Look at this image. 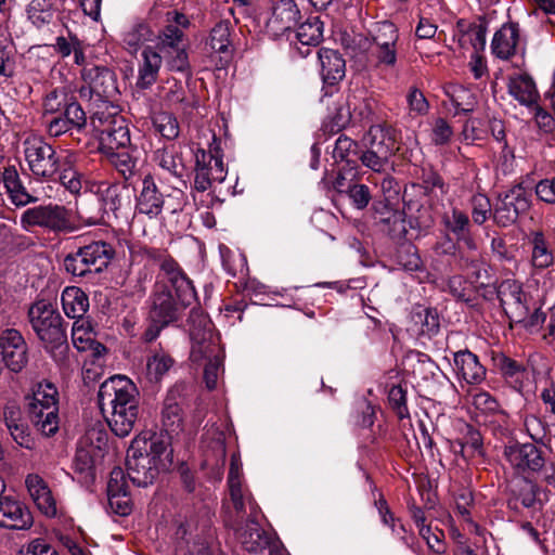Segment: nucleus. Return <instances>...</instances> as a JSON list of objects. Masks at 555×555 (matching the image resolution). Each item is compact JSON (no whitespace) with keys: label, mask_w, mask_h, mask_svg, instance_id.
<instances>
[{"label":"nucleus","mask_w":555,"mask_h":555,"mask_svg":"<svg viewBox=\"0 0 555 555\" xmlns=\"http://www.w3.org/2000/svg\"><path fill=\"white\" fill-rule=\"evenodd\" d=\"M139 390L124 375L107 378L98 391L100 410L112 433L124 438L130 435L139 417Z\"/></svg>","instance_id":"1"},{"label":"nucleus","mask_w":555,"mask_h":555,"mask_svg":"<svg viewBox=\"0 0 555 555\" xmlns=\"http://www.w3.org/2000/svg\"><path fill=\"white\" fill-rule=\"evenodd\" d=\"M172 464L169 438L163 435L137 436L127 451V476L137 487H147Z\"/></svg>","instance_id":"2"},{"label":"nucleus","mask_w":555,"mask_h":555,"mask_svg":"<svg viewBox=\"0 0 555 555\" xmlns=\"http://www.w3.org/2000/svg\"><path fill=\"white\" fill-rule=\"evenodd\" d=\"M196 302L197 293L189 276L156 280L146 300L147 315L158 322L176 324L183 319L185 310Z\"/></svg>","instance_id":"3"},{"label":"nucleus","mask_w":555,"mask_h":555,"mask_svg":"<svg viewBox=\"0 0 555 555\" xmlns=\"http://www.w3.org/2000/svg\"><path fill=\"white\" fill-rule=\"evenodd\" d=\"M114 256L115 249L109 243L92 241L68 253L63 259V267L74 278H87L107 269Z\"/></svg>","instance_id":"4"},{"label":"nucleus","mask_w":555,"mask_h":555,"mask_svg":"<svg viewBox=\"0 0 555 555\" xmlns=\"http://www.w3.org/2000/svg\"><path fill=\"white\" fill-rule=\"evenodd\" d=\"M398 40V29L389 21L377 23L371 31V39L361 35L353 38L359 48L367 52L369 60L377 68H393L397 65Z\"/></svg>","instance_id":"5"},{"label":"nucleus","mask_w":555,"mask_h":555,"mask_svg":"<svg viewBox=\"0 0 555 555\" xmlns=\"http://www.w3.org/2000/svg\"><path fill=\"white\" fill-rule=\"evenodd\" d=\"M393 128L387 124L372 125L363 138L365 150L361 151L359 160L366 168L383 172L390 165V158L397 151Z\"/></svg>","instance_id":"6"},{"label":"nucleus","mask_w":555,"mask_h":555,"mask_svg":"<svg viewBox=\"0 0 555 555\" xmlns=\"http://www.w3.org/2000/svg\"><path fill=\"white\" fill-rule=\"evenodd\" d=\"M152 49L164 59V64L169 72L191 74L189 39L182 29L172 24H166L158 30Z\"/></svg>","instance_id":"7"},{"label":"nucleus","mask_w":555,"mask_h":555,"mask_svg":"<svg viewBox=\"0 0 555 555\" xmlns=\"http://www.w3.org/2000/svg\"><path fill=\"white\" fill-rule=\"evenodd\" d=\"M28 318L33 330L46 348L67 347L66 327L63 318L51 302L38 300L28 310Z\"/></svg>","instance_id":"8"},{"label":"nucleus","mask_w":555,"mask_h":555,"mask_svg":"<svg viewBox=\"0 0 555 555\" xmlns=\"http://www.w3.org/2000/svg\"><path fill=\"white\" fill-rule=\"evenodd\" d=\"M20 222L25 231L38 227L53 233H69L75 229L70 211L65 206L57 204L27 208L22 212Z\"/></svg>","instance_id":"9"},{"label":"nucleus","mask_w":555,"mask_h":555,"mask_svg":"<svg viewBox=\"0 0 555 555\" xmlns=\"http://www.w3.org/2000/svg\"><path fill=\"white\" fill-rule=\"evenodd\" d=\"M247 504L249 506V516L244 527L240 525L244 519L246 509L242 514H238L236 511L233 514L232 511L228 509L224 522L228 527L235 530L236 538L245 551L260 553L269 546L270 538L257 521L258 506L256 502L253 499H248Z\"/></svg>","instance_id":"10"},{"label":"nucleus","mask_w":555,"mask_h":555,"mask_svg":"<svg viewBox=\"0 0 555 555\" xmlns=\"http://www.w3.org/2000/svg\"><path fill=\"white\" fill-rule=\"evenodd\" d=\"M24 146L25 159L33 176L39 180H53L62 160L55 149L40 137L27 138Z\"/></svg>","instance_id":"11"},{"label":"nucleus","mask_w":555,"mask_h":555,"mask_svg":"<svg viewBox=\"0 0 555 555\" xmlns=\"http://www.w3.org/2000/svg\"><path fill=\"white\" fill-rule=\"evenodd\" d=\"M532 204V190L524 183L512 185L499 194L493 219L500 227H508L529 211Z\"/></svg>","instance_id":"12"},{"label":"nucleus","mask_w":555,"mask_h":555,"mask_svg":"<svg viewBox=\"0 0 555 555\" xmlns=\"http://www.w3.org/2000/svg\"><path fill=\"white\" fill-rule=\"evenodd\" d=\"M193 324L191 337L193 340L190 359L194 363H202L224 354L219 339L210 328L206 330L207 319L199 308H192L188 319Z\"/></svg>","instance_id":"13"},{"label":"nucleus","mask_w":555,"mask_h":555,"mask_svg":"<svg viewBox=\"0 0 555 555\" xmlns=\"http://www.w3.org/2000/svg\"><path fill=\"white\" fill-rule=\"evenodd\" d=\"M81 78L88 85V88H80L81 98L89 95L94 102L107 104L119 93L116 74L106 66H85L81 69Z\"/></svg>","instance_id":"14"},{"label":"nucleus","mask_w":555,"mask_h":555,"mask_svg":"<svg viewBox=\"0 0 555 555\" xmlns=\"http://www.w3.org/2000/svg\"><path fill=\"white\" fill-rule=\"evenodd\" d=\"M91 122L101 134V144L105 152L128 150L130 147V131L124 117L116 112L107 116L95 111L91 116Z\"/></svg>","instance_id":"15"},{"label":"nucleus","mask_w":555,"mask_h":555,"mask_svg":"<svg viewBox=\"0 0 555 555\" xmlns=\"http://www.w3.org/2000/svg\"><path fill=\"white\" fill-rule=\"evenodd\" d=\"M96 195L101 205V220L104 223L118 219L129 208L130 196L125 184L101 182Z\"/></svg>","instance_id":"16"},{"label":"nucleus","mask_w":555,"mask_h":555,"mask_svg":"<svg viewBox=\"0 0 555 555\" xmlns=\"http://www.w3.org/2000/svg\"><path fill=\"white\" fill-rule=\"evenodd\" d=\"M503 455L518 474L538 473L545 464L542 450L530 442H509L504 446Z\"/></svg>","instance_id":"17"},{"label":"nucleus","mask_w":555,"mask_h":555,"mask_svg":"<svg viewBox=\"0 0 555 555\" xmlns=\"http://www.w3.org/2000/svg\"><path fill=\"white\" fill-rule=\"evenodd\" d=\"M171 198L172 195H168V201H166L163 193L159 192L154 178L147 175L142 180V190L137 197L135 209L139 214L145 215L151 219L158 217L164 207H167L171 214L182 210V204L180 202L171 204Z\"/></svg>","instance_id":"18"},{"label":"nucleus","mask_w":555,"mask_h":555,"mask_svg":"<svg viewBox=\"0 0 555 555\" xmlns=\"http://www.w3.org/2000/svg\"><path fill=\"white\" fill-rule=\"evenodd\" d=\"M0 357L10 372L20 373L28 363V348L22 334L7 328L0 335Z\"/></svg>","instance_id":"19"},{"label":"nucleus","mask_w":555,"mask_h":555,"mask_svg":"<svg viewBox=\"0 0 555 555\" xmlns=\"http://www.w3.org/2000/svg\"><path fill=\"white\" fill-rule=\"evenodd\" d=\"M498 298L511 320L519 323L526 320L529 314V305L521 284L515 280L503 281L498 287Z\"/></svg>","instance_id":"20"},{"label":"nucleus","mask_w":555,"mask_h":555,"mask_svg":"<svg viewBox=\"0 0 555 555\" xmlns=\"http://www.w3.org/2000/svg\"><path fill=\"white\" fill-rule=\"evenodd\" d=\"M526 240L531 275L540 274L555 263V250L552 242L542 230H531Z\"/></svg>","instance_id":"21"},{"label":"nucleus","mask_w":555,"mask_h":555,"mask_svg":"<svg viewBox=\"0 0 555 555\" xmlns=\"http://www.w3.org/2000/svg\"><path fill=\"white\" fill-rule=\"evenodd\" d=\"M299 18L300 11L294 0H279L273 3L264 28L268 35L278 38L292 30Z\"/></svg>","instance_id":"22"},{"label":"nucleus","mask_w":555,"mask_h":555,"mask_svg":"<svg viewBox=\"0 0 555 555\" xmlns=\"http://www.w3.org/2000/svg\"><path fill=\"white\" fill-rule=\"evenodd\" d=\"M490 47L495 57L502 61L513 59L520 50H524L521 48L519 25L514 22L503 24L494 33Z\"/></svg>","instance_id":"23"},{"label":"nucleus","mask_w":555,"mask_h":555,"mask_svg":"<svg viewBox=\"0 0 555 555\" xmlns=\"http://www.w3.org/2000/svg\"><path fill=\"white\" fill-rule=\"evenodd\" d=\"M34 518L29 508L21 501L10 496H0V526L12 530H27Z\"/></svg>","instance_id":"24"},{"label":"nucleus","mask_w":555,"mask_h":555,"mask_svg":"<svg viewBox=\"0 0 555 555\" xmlns=\"http://www.w3.org/2000/svg\"><path fill=\"white\" fill-rule=\"evenodd\" d=\"M76 107L78 111H83L69 87H56L47 92L42 99L43 116L65 115L70 108Z\"/></svg>","instance_id":"25"},{"label":"nucleus","mask_w":555,"mask_h":555,"mask_svg":"<svg viewBox=\"0 0 555 555\" xmlns=\"http://www.w3.org/2000/svg\"><path fill=\"white\" fill-rule=\"evenodd\" d=\"M454 370L469 385H478L486 378V369L478 357L465 349L453 353Z\"/></svg>","instance_id":"26"},{"label":"nucleus","mask_w":555,"mask_h":555,"mask_svg":"<svg viewBox=\"0 0 555 555\" xmlns=\"http://www.w3.org/2000/svg\"><path fill=\"white\" fill-rule=\"evenodd\" d=\"M25 485L38 509L48 517L56 516V502L43 478L37 474H29L25 479Z\"/></svg>","instance_id":"27"},{"label":"nucleus","mask_w":555,"mask_h":555,"mask_svg":"<svg viewBox=\"0 0 555 555\" xmlns=\"http://www.w3.org/2000/svg\"><path fill=\"white\" fill-rule=\"evenodd\" d=\"M494 364L504 382L516 392H521L525 382L528 379L526 365L503 353L494 357Z\"/></svg>","instance_id":"28"},{"label":"nucleus","mask_w":555,"mask_h":555,"mask_svg":"<svg viewBox=\"0 0 555 555\" xmlns=\"http://www.w3.org/2000/svg\"><path fill=\"white\" fill-rule=\"evenodd\" d=\"M321 76L325 83L334 86L346 75V62L343 55L333 49L321 48L318 52Z\"/></svg>","instance_id":"29"},{"label":"nucleus","mask_w":555,"mask_h":555,"mask_svg":"<svg viewBox=\"0 0 555 555\" xmlns=\"http://www.w3.org/2000/svg\"><path fill=\"white\" fill-rule=\"evenodd\" d=\"M507 87L508 93L521 105L529 107L540 100L535 82L527 73L511 76Z\"/></svg>","instance_id":"30"},{"label":"nucleus","mask_w":555,"mask_h":555,"mask_svg":"<svg viewBox=\"0 0 555 555\" xmlns=\"http://www.w3.org/2000/svg\"><path fill=\"white\" fill-rule=\"evenodd\" d=\"M87 126V114L78 108H70L65 115L52 116L47 124L50 137L59 138L69 131L81 132Z\"/></svg>","instance_id":"31"},{"label":"nucleus","mask_w":555,"mask_h":555,"mask_svg":"<svg viewBox=\"0 0 555 555\" xmlns=\"http://www.w3.org/2000/svg\"><path fill=\"white\" fill-rule=\"evenodd\" d=\"M487 27L483 24H470L465 21H459L454 30L453 41L457 42L460 48L472 46L474 53H478L486 46Z\"/></svg>","instance_id":"32"},{"label":"nucleus","mask_w":555,"mask_h":555,"mask_svg":"<svg viewBox=\"0 0 555 555\" xmlns=\"http://www.w3.org/2000/svg\"><path fill=\"white\" fill-rule=\"evenodd\" d=\"M206 156L202 152H195V178L194 189L198 192L207 191L214 181L222 182L227 176V169L223 162L218 160L214 168L205 169Z\"/></svg>","instance_id":"33"},{"label":"nucleus","mask_w":555,"mask_h":555,"mask_svg":"<svg viewBox=\"0 0 555 555\" xmlns=\"http://www.w3.org/2000/svg\"><path fill=\"white\" fill-rule=\"evenodd\" d=\"M162 424L165 433L162 431L158 435L167 436L170 446L172 436L178 435L183 428L182 409L176 401L173 390L167 395L164 401Z\"/></svg>","instance_id":"34"},{"label":"nucleus","mask_w":555,"mask_h":555,"mask_svg":"<svg viewBox=\"0 0 555 555\" xmlns=\"http://www.w3.org/2000/svg\"><path fill=\"white\" fill-rule=\"evenodd\" d=\"M143 256L159 266L160 273L156 276V280H172L188 276L180 264L165 249L153 247L144 248Z\"/></svg>","instance_id":"35"},{"label":"nucleus","mask_w":555,"mask_h":555,"mask_svg":"<svg viewBox=\"0 0 555 555\" xmlns=\"http://www.w3.org/2000/svg\"><path fill=\"white\" fill-rule=\"evenodd\" d=\"M141 55L142 63L139 66L137 86L147 89L157 80L164 59L152 49V46H146Z\"/></svg>","instance_id":"36"},{"label":"nucleus","mask_w":555,"mask_h":555,"mask_svg":"<svg viewBox=\"0 0 555 555\" xmlns=\"http://www.w3.org/2000/svg\"><path fill=\"white\" fill-rule=\"evenodd\" d=\"M2 181L9 194L11 202L17 207H24L30 203L37 202V197L28 193L23 185L15 167L4 168Z\"/></svg>","instance_id":"37"},{"label":"nucleus","mask_w":555,"mask_h":555,"mask_svg":"<svg viewBox=\"0 0 555 555\" xmlns=\"http://www.w3.org/2000/svg\"><path fill=\"white\" fill-rule=\"evenodd\" d=\"M61 300L65 314L70 319H82L89 309L88 295L76 286L66 287Z\"/></svg>","instance_id":"38"},{"label":"nucleus","mask_w":555,"mask_h":555,"mask_svg":"<svg viewBox=\"0 0 555 555\" xmlns=\"http://www.w3.org/2000/svg\"><path fill=\"white\" fill-rule=\"evenodd\" d=\"M77 156L68 153L61 160L59 169V181L72 194H79L82 189L85 176L76 167Z\"/></svg>","instance_id":"39"},{"label":"nucleus","mask_w":555,"mask_h":555,"mask_svg":"<svg viewBox=\"0 0 555 555\" xmlns=\"http://www.w3.org/2000/svg\"><path fill=\"white\" fill-rule=\"evenodd\" d=\"M208 44L211 50L221 54V61L228 62L231 59V23L229 21H220L212 27Z\"/></svg>","instance_id":"40"},{"label":"nucleus","mask_w":555,"mask_h":555,"mask_svg":"<svg viewBox=\"0 0 555 555\" xmlns=\"http://www.w3.org/2000/svg\"><path fill=\"white\" fill-rule=\"evenodd\" d=\"M36 404H28V414L31 423L43 436L50 437L59 429V411L48 413L47 406L38 408Z\"/></svg>","instance_id":"41"},{"label":"nucleus","mask_w":555,"mask_h":555,"mask_svg":"<svg viewBox=\"0 0 555 555\" xmlns=\"http://www.w3.org/2000/svg\"><path fill=\"white\" fill-rule=\"evenodd\" d=\"M28 404L39 405L38 408L47 406V410L59 411V392L55 385L51 382L43 380L37 383L33 387V395Z\"/></svg>","instance_id":"42"},{"label":"nucleus","mask_w":555,"mask_h":555,"mask_svg":"<svg viewBox=\"0 0 555 555\" xmlns=\"http://www.w3.org/2000/svg\"><path fill=\"white\" fill-rule=\"evenodd\" d=\"M26 12L29 22L37 28H41L53 22L56 8L52 0H31Z\"/></svg>","instance_id":"43"},{"label":"nucleus","mask_w":555,"mask_h":555,"mask_svg":"<svg viewBox=\"0 0 555 555\" xmlns=\"http://www.w3.org/2000/svg\"><path fill=\"white\" fill-rule=\"evenodd\" d=\"M228 486L233 511H236L238 514L244 513L246 500L248 501L251 498L246 495L242 488L241 469L234 457L231 460Z\"/></svg>","instance_id":"44"},{"label":"nucleus","mask_w":555,"mask_h":555,"mask_svg":"<svg viewBox=\"0 0 555 555\" xmlns=\"http://www.w3.org/2000/svg\"><path fill=\"white\" fill-rule=\"evenodd\" d=\"M154 160L160 168L175 177H181L183 173L182 158L173 145L156 150Z\"/></svg>","instance_id":"45"},{"label":"nucleus","mask_w":555,"mask_h":555,"mask_svg":"<svg viewBox=\"0 0 555 555\" xmlns=\"http://www.w3.org/2000/svg\"><path fill=\"white\" fill-rule=\"evenodd\" d=\"M175 360L164 350L155 351L146 362V375L151 382L158 383L173 366Z\"/></svg>","instance_id":"46"},{"label":"nucleus","mask_w":555,"mask_h":555,"mask_svg":"<svg viewBox=\"0 0 555 555\" xmlns=\"http://www.w3.org/2000/svg\"><path fill=\"white\" fill-rule=\"evenodd\" d=\"M444 93L456 108V114L473 112L475 98L468 89L460 85H449L444 88Z\"/></svg>","instance_id":"47"},{"label":"nucleus","mask_w":555,"mask_h":555,"mask_svg":"<svg viewBox=\"0 0 555 555\" xmlns=\"http://www.w3.org/2000/svg\"><path fill=\"white\" fill-rule=\"evenodd\" d=\"M296 38L302 46H317L323 38V22L319 17L308 18L296 30Z\"/></svg>","instance_id":"48"},{"label":"nucleus","mask_w":555,"mask_h":555,"mask_svg":"<svg viewBox=\"0 0 555 555\" xmlns=\"http://www.w3.org/2000/svg\"><path fill=\"white\" fill-rule=\"evenodd\" d=\"M361 151L358 143L347 135H339L335 142L333 157L336 162H346L348 165H356Z\"/></svg>","instance_id":"49"},{"label":"nucleus","mask_w":555,"mask_h":555,"mask_svg":"<svg viewBox=\"0 0 555 555\" xmlns=\"http://www.w3.org/2000/svg\"><path fill=\"white\" fill-rule=\"evenodd\" d=\"M16 73V51L12 40L0 37V77L13 78Z\"/></svg>","instance_id":"50"},{"label":"nucleus","mask_w":555,"mask_h":555,"mask_svg":"<svg viewBox=\"0 0 555 555\" xmlns=\"http://www.w3.org/2000/svg\"><path fill=\"white\" fill-rule=\"evenodd\" d=\"M72 340L74 346L85 351L91 348L94 341V333L91 322L86 319H77L72 326Z\"/></svg>","instance_id":"51"},{"label":"nucleus","mask_w":555,"mask_h":555,"mask_svg":"<svg viewBox=\"0 0 555 555\" xmlns=\"http://www.w3.org/2000/svg\"><path fill=\"white\" fill-rule=\"evenodd\" d=\"M155 131L166 140H175L179 137L180 126L178 119L170 113L160 112L152 117Z\"/></svg>","instance_id":"52"},{"label":"nucleus","mask_w":555,"mask_h":555,"mask_svg":"<svg viewBox=\"0 0 555 555\" xmlns=\"http://www.w3.org/2000/svg\"><path fill=\"white\" fill-rule=\"evenodd\" d=\"M74 472L80 476L83 481H90L94 478V461L89 449L79 448L76 451L74 462Z\"/></svg>","instance_id":"53"},{"label":"nucleus","mask_w":555,"mask_h":555,"mask_svg":"<svg viewBox=\"0 0 555 555\" xmlns=\"http://www.w3.org/2000/svg\"><path fill=\"white\" fill-rule=\"evenodd\" d=\"M397 262L406 271H418L422 268V259L417 254V248L410 242L400 245L397 250Z\"/></svg>","instance_id":"54"},{"label":"nucleus","mask_w":555,"mask_h":555,"mask_svg":"<svg viewBox=\"0 0 555 555\" xmlns=\"http://www.w3.org/2000/svg\"><path fill=\"white\" fill-rule=\"evenodd\" d=\"M443 222L447 229L457 238L464 237L469 232V218L467 214L457 208H453L450 215L446 214L443 216Z\"/></svg>","instance_id":"55"},{"label":"nucleus","mask_w":555,"mask_h":555,"mask_svg":"<svg viewBox=\"0 0 555 555\" xmlns=\"http://www.w3.org/2000/svg\"><path fill=\"white\" fill-rule=\"evenodd\" d=\"M106 154L108 155L111 163L124 179L128 180L133 175L137 166V159L131 155L130 149L107 152Z\"/></svg>","instance_id":"56"},{"label":"nucleus","mask_w":555,"mask_h":555,"mask_svg":"<svg viewBox=\"0 0 555 555\" xmlns=\"http://www.w3.org/2000/svg\"><path fill=\"white\" fill-rule=\"evenodd\" d=\"M416 324H421L422 335L435 336L439 332L440 323L436 310L424 308L413 314Z\"/></svg>","instance_id":"57"},{"label":"nucleus","mask_w":555,"mask_h":555,"mask_svg":"<svg viewBox=\"0 0 555 555\" xmlns=\"http://www.w3.org/2000/svg\"><path fill=\"white\" fill-rule=\"evenodd\" d=\"M152 31L147 24L137 23L124 34V42L131 52H135L142 43L150 39Z\"/></svg>","instance_id":"58"},{"label":"nucleus","mask_w":555,"mask_h":555,"mask_svg":"<svg viewBox=\"0 0 555 555\" xmlns=\"http://www.w3.org/2000/svg\"><path fill=\"white\" fill-rule=\"evenodd\" d=\"M379 229L393 241L403 240L408 233L404 212L402 210L395 212L392 218L389 219V222L386 221Z\"/></svg>","instance_id":"59"},{"label":"nucleus","mask_w":555,"mask_h":555,"mask_svg":"<svg viewBox=\"0 0 555 555\" xmlns=\"http://www.w3.org/2000/svg\"><path fill=\"white\" fill-rule=\"evenodd\" d=\"M388 401L400 420L410 416L406 405V390L401 385H393L388 391Z\"/></svg>","instance_id":"60"},{"label":"nucleus","mask_w":555,"mask_h":555,"mask_svg":"<svg viewBox=\"0 0 555 555\" xmlns=\"http://www.w3.org/2000/svg\"><path fill=\"white\" fill-rule=\"evenodd\" d=\"M349 107L352 106L351 116L360 121H373L376 102L372 98H363L358 103L348 101Z\"/></svg>","instance_id":"61"},{"label":"nucleus","mask_w":555,"mask_h":555,"mask_svg":"<svg viewBox=\"0 0 555 555\" xmlns=\"http://www.w3.org/2000/svg\"><path fill=\"white\" fill-rule=\"evenodd\" d=\"M108 509L118 516H128L132 511L129 492L107 494Z\"/></svg>","instance_id":"62"},{"label":"nucleus","mask_w":555,"mask_h":555,"mask_svg":"<svg viewBox=\"0 0 555 555\" xmlns=\"http://www.w3.org/2000/svg\"><path fill=\"white\" fill-rule=\"evenodd\" d=\"M223 358L224 354L208 360L205 363L204 380L206 387L210 390L216 388L219 374L223 372Z\"/></svg>","instance_id":"63"},{"label":"nucleus","mask_w":555,"mask_h":555,"mask_svg":"<svg viewBox=\"0 0 555 555\" xmlns=\"http://www.w3.org/2000/svg\"><path fill=\"white\" fill-rule=\"evenodd\" d=\"M346 192L348 193L353 206L358 209H364L372 199L370 189L365 184H350Z\"/></svg>","instance_id":"64"}]
</instances>
